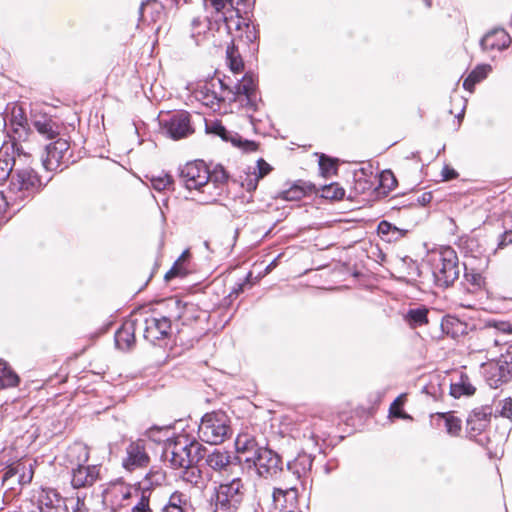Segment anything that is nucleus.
<instances>
[{"label":"nucleus","instance_id":"1","mask_svg":"<svg viewBox=\"0 0 512 512\" xmlns=\"http://www.w3.org/2000/svg\"><path fill=\"white\" fill-rule=\"evenodd\" d=\"M205 456V447L196 440H189L183 435L169 441L163 451L164 462L175 470H181L192 463H197Z\"/></svg>","mask_w":512,"mask_h":512},{"label":"nucleus","instance_id":"2","mask_svg":"<svg viewBox=\"0 0 512 512\" xmlns=\"http://www.w3.org/2000/svg\"><path fill=\"white\" fill-rule=\"evenodd\" d=\"M427 261L437 286L447 288L459 278V260L452 247L444 246L430 252Z\"/></svg>","mask_w":512,"mask_h":512},{"label":"nucleus","instance_id":"3","mask_svg":"<svg viewBox=\"0 0 512 512\" xmlns=\"http://www.w3.org/2000/svg\"><path fill=\"white\" fill-rule=\"evenodd\" d=\"M210 178V170L202 160L188 162L180 171V181L187 190L206 195L204 203L214 202L217 198V191L211 190L213 185L209 182Z\"/></svg>","mask_w":512,"mask_h":512},{"label":"nucleus","instance_id":"4","mask_svg":"<svg viewBox=\"0 0 512 512\" xmlns=\"http://www.w3.org/2000/svg\"><path fill=\"white\" fill-rule=\"evenodd\" d=\"M244 499V484L240 478L222 483L211 496L213 512H238Z\"/></svg>","mask_w":512,"mask_h":512},{"label":"nucleus","instance_id":"5","mask_svg":"<svg viewBox=\"0 0 512 512\" xmlns=\"http://www.w3.org/2000/svg\"><path fill=\"white\" fill-rule=\"evenodd\" d=\"M512 333V324L505 321H488L486 325L481 328L475 339L470 344L472 353H485V358L496 356L494 348L501 344V339L498 333Z\"/></svg>","mask_w":512,"mask_h":512},{"label":"nucleus","instance_id":"6","mask_svg":"<svg viewBox=\"0 0 512 512\" xmlns=\"http://www.w3.org/2000/svg\"><path fill=\"white\" fill-rule=\"evenodd\" d=\"M231 434L230 419L223 411L206 413L198 427L199 438L206 443L218 445Z\"/></svg>","mask_w":512,"mask_h":512},{"label":"nucleus","instance_id":"7","mask_svg":"<svg viewBox=\"0 0 512 512\" xmlns=\"http://www.w3.org/2000/svg\"><path fill=\"white\" fill-rule=\"evenodd\" d=\"M481 364V373L491 388H498L512 380V345L499 357L490 356Z\"/></svg>","mask_w":512,"mask_h":512},{"label":"nucleus","instance_id":"8","mask_svg":"<svg viewBox=\"0 0 512 512\" xmlns=\"http://www.w3.org/2000/svg\"><path fill=\"white\" fill-rule=\"evenodd\" d=\"M138 325L143 337L150 343L161 345L171 334V321L168 317L156 312L136 313Z\"/></svg>","mask_w":512,"mask_h":512},{"label":"nucleus","instance_id":"9","mask_svg":"<svg viewBox=\"0 0 512 512\" xmlns=\"http://www.w3.org/2000/svg\"><path fill=\"white\" fill-rule=\"evenodd\" d=\"M193 97L202 105L216 111L220 104L229 100L227 84L218 77L199 82L193 91Z\"/></svg>","mask_w":512,"mask_h":512},{"label":"nucleus","instance_id":"10","mask_svg":"<svg viewBox=\"0 0 512 512\" xmlns=\"http://www.w3.org/2000/svg\"><path fill=\"white\" fill-rule=\"evenodd\" d=\"M41 188V181L37 173L30 167H17L9 184V191L15 199L25 200Z\"/></svg>","mask_w":512,"mask_h":512},{"label":"nucleus","instance_id":"11","mask_svg":"<svg viewBox=\"0 0 512 512\" xmlns=\"http://www.w3.org/2000/svg\"><path fill=\"white\" fill-rule=\"evenodd\" d=\"M244 461L253 464L258 475L265 479L276 478L278 474L282 476L281 458L271 449L263 447L256 456H246Z\"/></svg>","mask_w":512,"mask_h":512},{"label":"nucleus","instance_id":"12","mask_svg":"<svg viewBox=\"0 0 512 512\" xmlns=\"http://www.w3.org/2000/svg\"><path fill=\"white\" fill-rule=\"evenodd\" d=\"M69 147V142L61 138L48 144L41 158L43 167L47 171H57L67 167L71 161Z\"/></svg>","mask_w":512,"mask_h":512},{"label":"nucleus","instance_id":"13","mask_svg":"<svg viewBox=\"0 0 512 512\" xmlns=\"http://www.w3.org/2000/svg\"><path fill=\"white\" fill-rule=\"evenodd\" d=\"M148 444L149 441L146 439H136L128 443L125 448V455L122 458V467L126 471L133 472L149 466Z\"/></svg>","mask_w":512,"mask_h":512},{"label":"nucleus","instance_id":"14","mask_svg":"<svg viewBox=\"0 0 512 512\" xmlns=\"http://www.w3.org/2000/svg\"><path fill=\"white\" fill-rule=\"evenodd\" d=\"M314 458L307 453H299L292 461L287 463V469L282 470L284 481L301 483L304 485L310 475Z\"/></svg>","mask_w":512,"mask_h":512},{"label":"nucleus","instance_id":"15","mask_svg":"<svg viewBox=\"0 0 512 512\" xmlns=\"http://www.w3.org/2000/svg\"><path fill=\"white\" fill-rule=\"evenodd\" d=\"M273 504L282 512H295L298 508V488L295 483L284 481L272 493Z\"/></svg>","mask_w":512,"mask_h":512},{"label":"nucleus","instance_id":"16","mask_svg":"<svg viewBox=\"0 0 512 512\" xmlns=\"http://www.w3.org/2000/svg\"><path fill=\"white\" fill-rule=\"evenodd\" d=\"M493 408L485 405L473 409L466 420V431L471 439H477L490 425Z\"/></svg>","mask_w":512,"mask_h":512},{"label":"nucleus","instance_id":"17","mask_svg":"<svg viewBox=\"0 0 512 512\" xmlns=\"http://www.w3.org/2000/svg\"><path fill=\"white\" fill-rule=\"evenodd\" d=\"M256 87L257 83L254 75L246 73L234 88L227 85L229 101L236 102L240 96H245L246 105L255 107Z\"/></svg>","mask_w":512,"mask_h":512},{"label":"nucleus","instance_id":"18","mask_svg":"<svg viewBox=\"0 0 512 512\" xmlns=\"http://www.w3.org/2000/svg\"><path fill=\"white\" fill-rule=\"evenodd\" d=\"M164 128L167 135L172 139H181L193 132L190 124V116L185 111H179L170 116L164 122Z\"/></svg>","mask_w":512,"mask_h":512},{"label":"nucleus","instance_id":"19","mask_svg":"<svg viewBox=\"0 0 512 512\" xmlns=\"http://www.w3.org/2000/svg\"><path fill=\"white\" fill-rule=\"evenodd\" d=\"M131 497V487L124 483H112L103 492V502L114 512L126 506Z\"/></svg>","mask_w":512,"mask_h":512},{"label":"nucleus","instance_id":"20","mask_svg":"<svg viewBox=\"0 0 512 512\" xmlns=\"http://www.w3.org/2000/svg\"><path fill=\"white\" fill-rule=\"evenodd\" d=\"M205 463L206 465L215 472H228L232 466L237 465V457L233 456L229 451L222 449H213L208 452L205 448Z\"/></svg>","mask_w":512,"mask_h":512},{"label":"nucleus","instance_id":"21","mask_svg":"<svg viewBox=\"0 0 512 512\" xmlns=\"http://www.w3.org/2000/svg\"><path fill=\"white\" fill-rule=\"evenodd\" d=\"M136 332H141L136 313L125 321L115 333V344L121 350H128L135 341Z\"/></svg>","mask_w":512,"mask_h":512},{"label":"nucleus","instance_id":"22","mask_svg":"<svg viewBox=\"0 0 512 512\" xmlns=\"http://www.w3.org/2000/svg\"><path fill=\"white\" fill-rule=\"evenodd\" d=\"M248 10L249 9L244 10L243 6H235L234 8L227 9L221 14L229 34L234 37L243 38L242 30L248 18L243 17L241 12L246 14Z\"/></svg>","mask_w":512,"mask_h":512},{"label":"nucleus","instance_id":"23","mask_svg":"<svg viewBox=\"0 0 512 512\" xmlns=\"http://www.w3.org/2000/svg\"><path fill=\"white\" fill-rule=\"evenodd\" d=\"M511 41L510 35L503 28H495L482 37L480 45L484 51H502L510 46Z\"/></svg>","mask_w":512,"mask_h":512},{"label":"nucleus","instance_id":"24","mask_svg":"<svg viewBox=\"0 0 512 512\" xmlns=\"http://www.w3.org/2000/svg\"><path fill=\"white\" fill-rule=\"evenodd\" d=\"M37 502L40 512H68L65 500L52 489H43Z\"/></svg>","mask_w":512,"mask_h":512},{"label":"nucleus","instance_id":"25","mask_svg":"<svg viewBox=\"0 0 512 512\" xmlns=\"http://www.w3.org/2000/svg\"><path fill=\"white\" fill-rule=\"evenodd\" d=\"M71 469V484L74 488L91 486L99 476V468L96 465L73 466Z\"/></svg>","mask_w":512,"mask_h":512},{"label":"nucleus","instance_id":"26","mask_svg":"<svg viewBox=\"0 0 512 512\" xmlns=\"http://www.w3.org/2000/svg\"><path fill=\"white\" fill-rule=\"evenodd\" d=\"M9 121L11 126L12 139L26 140L29 134L28 121L23 109L20 106L14 105L12 107Z\"/></svg>","mask_w":512,"mask_h":512},{"label":"nucleus","instance_id":"27","mask_svg":"<svg viewBox=\"0 0 512 512\" xmlns=\"http://www.w3.org/2000/svg\"><path fill=\"white\" fill-rule=\"evenodd\" d=\"M31 124L45 139H54L59 135V126L46 114H34L31 119Z\"/></svg>","mask_w":512,"mask_h":512},{"label":"nucleus","instance_id":"28","mask_svg":"<svg viewBox=\"0 0 512 512\" xmlns=\"http://www.w3.org/2000/svg\"><path fill=\"white\" fill-rule=\"evenodd\" d=\"M65 458L70 468L85 465L89 459L88 447L84 443L75 442L68 447Z\"/></svg>","mask_w":512,"mask_h":512},{"label":"nucleus","instance_id":"29","mask_svg":"<svg viewBox=\"0 0 512 512\" xmlns=\"http://www.w3.org/2000/svg\"><path fill=\"white\" fill-rule=\"evenodd\" d=\"M314 190L315 185L303 181H297L288 189L282 191L280 193V197L286 201H299Z\"/></svg>","mask_w":512,"mask_h":512},{"label":"nucleus","instance_id":"30","mask_svg":"<svg viewBox=\"0 0 512 512\" xmlns=\"http://www.w3.org/2000/svg\"><path fill=\"white\" fill-rule=\"evenodd\" d=\"M441 329L445 334L457 339L467 334L468 325L457 317L446 316L442 319Z\"/></svg>","mask_w":512,"mask_h":512},{"label":"nucleus","instance_id":"31","mask_svg":"<svg viewBox=\"0 0 512 512\" xmlns=\"http://www.w3.org/2000/svg\"><path fill=\"white\" fill-rule=\"evenodd\" d=\"M206 8L211 7L217 14H222L227 9L235 6H243L245 9H251L255 0H203Z\"/></svg>","mask_w":512,"mask_h":512},{"label":"nucleus","instance_id":"32","mask_svg":"<svg viewBox=\"0 0 512 512\" xmlns=\"http://www.w3.org/2000/svg\"><path fill=\"white\" fill-rule=\"evenodd\" d=\"M236 451L240 454H247V456H256L258 450L262 447H259L256 443L255 439L247 434H239L235 440Z\"/></svg>","mask_w":512,"mask_h":512},{"label":"nucleus","instance_id":"33","mask_svg":"<svg viewBox=\"0 0 512 512\" xmlns=\"http://www.w3.org/2000/svg\"><path fill=\"white\" fill-rule=\"evenodd\" d=\"M491 71V66L488 64L478 65L463 82V87L472 92L476 83L485 79Z\"/></svg>","mask_w":512,"mask_h":512},{"label":"nucleus","instance_id":"34","mask_svg":"<svg viewBox=\"0 0 512 512\" xmlns=\"http://www.w3.org/2000/svg\"><path fill=\"white\" fill-rule=\"evenodd\" d=\"M179 476L186 483L192 484L196 487H200L204 483L202 471L198 466L194 465V463L179 470Z\"/></svg>","mask_w":512,"mask_h":512},{"label":"nucleus","instance_id":"35","mask_svg":"<svg viewBox=\"0 0 512 512\" xmlns=\"http://www.w3.org/2000/svg\"><path fill=\"white\" fill-rule=\"evenodd\" d=\"M0 381L3 387H15L19 383V376L12 370L9 363L0 359Z\"/></svg>","mask_w":512,"mask_h":512},{"label":"nucleus","instance_id":"36","mask_svg":"<svg viewBox=\"0 0 512 512\" xmlns=\"http://www.w3.org/2000/svg\"><path fill=\"white\" fill-rule=\"evenodd\" d=\"M438 417L443 420L446 432L450 436H458L462 429V421L453 413H438Z\"/></svg>","mask_w":512,"mask_h":512},{"label":"nucleus","instance_id":"37","mask_svg":"<svg viewBox=\"0 0 512 512\" xmlns=\"http://www.w3.org/2000/svg\"><path fill=\"white\" fill-rule=\"evenodd\" d=\"M147 12L151 13V21L156 22L160 20L163 14V6L157 0H147L139 8L140 17L145 19Z\"/></svg>","mask_w":512,"mask_h":512},{"label":"nucleus","instance_id":"38","mask_svg":"<svg viewBox=\"0 0 512 512\" xmlns=\"http://www.w3.org/2000/svg\"><path fill=\"white\" fill-rule=\"evenodd\" d=\"M210 175L211 178L209 179V182L213 185V187H211V190H216L218 197L221 194L222 185L226 183L228 179V174L221 165H217L213 169V171H210Z\"/></svg>","mask_w":512,"mask_h":512},{"label":"nucleus","instance_id":"39","mask_svg":"<svg viewBox=\"0 0 512 512\" xmlns=\"http://www.w3.org/2000/svg\"><path fill=\"white\" fill-rule=\"evenodd\" d=\"M427 314L428 310L426 308L410 309L405 316V320L411 327L422 326L428 322Z\"/></svg>","mask_w":512,"mask_h":512},{"label":"nucleus","instance_id":"40","mask_svg":"<svg viewBox=\"0 0 512 512\" xmlns=\"http://www.w3.org/2000/svg\"><path fill=\"white\" fill-rule=\"evenodd\" d=\"M475 392V387L472 386L467 377H461L460 382L453 383L450 386V393L453 397L459 398L463 395H472Z\"/></svg>","mask_w":512,"mask_h":512},{"label":"nucleus","instance_id":"41","mask_svg":"<svg viewBox=\"0 0 512 512\" xmlns=\"http://www.w3.org/2000/svg\"><path fill=\"white\" fill-rule=\"evenodd\" d=\"M345 195V190L338 183H331L322 187L321 196L330 200H341Z\"/></svg>","mask_w":512,"mask_h":512},{"label":"nucleus","instance_id":"42","mask_svg":"<svg viewBox=\"0 0 512 512\" xmlns=\"http://www.w3.org/2000/svg\"><path fill=\"white\" fill-rule=\"evenodd\" d=\"M152 187L157 191H165L171 188L173 184L172 177L167 173H160L159 175H152L150 177Z\"/></svg>","mask_w":512,"mask_h":512},{"label":"nucleus","instance_id":"43","mask_svg":"<svg viewBox=\"0 0 512 512\" xmlns=\"http://www.w3.org/2000/svg\"><path fill=\"white\" fill-rule=\"evenodd\" d=\"M15 470L18 473V482L22 485L28 484L32 481L33 478V468L32 464H26L23 462H19L15 464Z\"/></svg>","mask_w":512,"mask_h":512},{"label":"nucleus","instance_id":"44","mask_svg":"<svg viewBox=\"0 0 512 512\" xmlns=\"http://www.w3.org/2000/svg\"><path fill=\"white\" fill-rule=\"evenodd\" d=\"M18 141L19 140L13 139L12 148L15 155L12 158H10L13 164L16 165V167L26 164L30 159V154L24 151L23 146L19 144Z\"/></svg>","mask_w":512,"mask_h":512},{"label":"nucleus","instance_id":"45","mask_svg":"<svg viewBox=\"0 0 512 512\" xmlns=\"http://www.w3.org/2000/svg\"><path fill=\"white\" fill-rule=\"evenodd\" d=\"M14 166L16 165L13 164L7 152L0 150V183L9 177Z\"/></svg>","mask_w":512,"mask_h":512},{"label":"nucleus","instance_id":"46","mask_svg":"<svg viewBox=\"0 0 512 512\" xmlns=\"http://www.w3.org/2000/svg\"><path fill=\"white\" fill-rule=\"evenodd\" d=\"M226 54L228 65L231 71L234 73H239L243 69L244 64L240 56L236 54L234 47H228Z\"/></svg>","mask_w":512,"mask_h":512},{"label":"nucleus","instance_id":"47","mask_svg":"<svg viewBox=\"0 0 512 512\" xmlns=\"http://www.w3.org/2000/svg\"><path fill=\"white\" fill-rule=\"evenodd\" d=\"M405 395L398 396L389 408V414L392 417L401 419H412L410 415L401 410V406L404 404Z\"/></svg>","mask_w":512,"mask_h":512},{"label":"nucleus","instance_id":"48","mask_svg":"<svg viewBox=\"0 0 512 512\" xmlns=\"http://www.w3.org/2000/svg\"><path fill=\"white\" fill-rule=\"evenodd\" d=\"M464 279L473 287V290H479L485 284V279L482 274L475 270H466L464 273Z\"/></svg>","mask_w":512,"mask_h":512},{"label":"nucleus","instance_id":"49","mask_svg":"<svg viewBox=\"0 0 512 512\" xmlns=\"http://www.w3.org/2000/svg\"><path fill=\"white\" fill-rule=\"evenodd\" d=\"M495 413L499 416L511 418L512 416V399L510 397L502 399L496 405Z\"/></svg>","mask_w":512,"mask_h":512},{"label":"nucleus","instance_id":"50","mask_svg":"<svg viewBox=\"0 0 512 512\" xmlns=\"http://www.w3.org/2000/svg\"><path fill=\"white\" fill-rule=\"evenodd\" d=\"M168 504H171V505H173L175 507H179V508H182V507L192 508V506L188 500V497L181 492H174L170 496Z\"/></svg>","mask_w":512,"mask_h":512},{"label":"nucleus","instance_id":"51","mask_svg":"<svg viewBox=\"0 0 512 512\" xmlns=\"http://www.w3.org/2000/svg\"><path fill=\"white\" fill-rule=\"evenodd\" d=\"M303 436L311 440L314 445H318V442L320 440H324L325 434L320 433V430L318 429V424L314 423L312 427L306 428Z\"/></svg>","mask_w":512,"mask_h":512},{"label":"nucleus","instance_id":"52","mask_svg":"<svg viewBox=\"0 0 512 512\" xmlns=\"http://www.w3.org/2000/svg\"><path fill=\"white\" fill-rule=\"evenodd\" d=\"M319 169L323 176H328L332 172L336 171L335 163L325 155H322L319 159Z\"/></svg>","mask_w":512,"mask_h":512},{"label":"nucleus","instance_id":"53","mask_svg":"<svg viewBox=\"0 0 512 512\" xmlns=\"http://www.w3.org/2000/svg\"><path fill=\"white\" fill-rule=\"evenodd\" d=\"M186 253L187 252H184L181 257H179V259L174 263V265L170 268L169 271L166 272L164 278L166 281H170L171 279L177 277V276H183L185 275V271L184 269L181 267V265L179 264V262L181 261L182 258H184L186 256Z\"/></svg>","mask_w":512,"mask_h":512},{"label":"nucleus","instance_id":"54","mask_svg":"<svg viewBox=\"0 0 512 512\" xmlns=\"http://www.w3.org/2000/svg\"><path fill=\"white\" fill-rule=\"evenodd\" d=\"M260 179L256 176V171H253L252 173H248L246 177L242 180L241 185L244 187L248 192L254 191L257 186Z\"/></svg>","mask_w":512,"mask_h":512},{"label":"nucleus","instance_id":"55","mask_svg":"<svg viewBox=\"0 0 512 512\" xmlns=\"http://www.w3.org/2000/svg\"><path fill=\"white\" fill-rule=\"evenodd\" d=\"M242 33H243V38L245 39V41L247 43H251V42L255 41L257 38L256 28L250 22L249 19L246 21L245 25L243 26Z\"/></svg>","mask_w":512,"mask_h":512},{"label":"nucleus","instance_id":"56","mask_svg":"<svg viewBox=\"0 0 512 512\" xmlns=\"http://www.w3.org/2000/svg\"><path fill=\"white\" fill-rule=\"evenodd\" d=\"M380 184L383 188L392 190L396 185V178L391 171H384L380 177Z\"/></svg>","mask_w":512,"mask_h":512},{"label":"nucleus","instance_id":"57","mask_svg":"<svg viewBox=\"0 0 512 512\" xmlns=\"http://www.w3.org/2000/svg\"><path fill=\"white\" fill-rule=\"evenodd\" d=\"M254 171H256V176L258 179H261L271 171V166L263 159H259L257 161V167L254 169Z\"/></svg>","mask_w":512,"mask_h":512},{"label":"nucleus","instance_id":"58","mask_svg":"<svg viewBox=\"0 0 512 512\" xmlns=\"http://www.w3.org/2000/svg\"><path fill=\"white\" fill-rule=\"evenodd\" d=\"M207 130L213 134L220 136L221 138H226L227 130L220 122H212L211 124H207Z\"/></svg>","mask_w":512,"mask_h":512},{"label":"nucleus","instance_id":"59","mask_svg":"<svg viewBox=\"0 0 512 512\" xmlns=\"http://www.w3.org/2000/svg\"><path fill=\"white\" fill-rule=\"evenodd\" d=\"M235 146L242 148L244 151H255L257 144L254 141L242 140L240 137L232 140Z\"/></svg>","mask_w":512,"mask_h":512},{"label":"nucleus","instance_id":"60","mask_svg":"<svg viewBox=\"0 0 512 512\" xmlns=\"http://www.w3.org/2000/svg\"><path fill=\"white\" fill-rule=\"evenodd\" d=\"M246 283H247V280H245L243 282L236 283L235 286L230 291L227 298L225 299V302L227 300H229L228 303H231L234 299H236L244 291V286L246 285Z\"/></svg>","mask_w":512,"mask_h":512},{"label":"nucleus","instance_id":"61","mask_svg":"<svg viewBox=\"0 0 512 512\" xmlns=\"http://www.w3.org/2000/svg\"><path fill=\"white\" fill-rule=\"evenodd\" d=\"M510 244H512V231H506L500 235L497 248L503 249Z\"/></svg>","mask_w":512,"mask_h":512},{"label":"nucleus","instance_id":"62","mask_svg":"<svg viewBox=\"0 0 512 512\" xmlns=\"http://www.w3.org/2000/svg\"><path fill=\"white\" fill-rule=\"evenodd\" d=\"M395 226L387 221H381L378 225V232L381 234H389L391 231H397Z\"/></svg>","mask_w":512,"mask_h":512},{"label":"nucleus","instance_id":"63","mask_svg":"<svg viewBox=\"0 0 512 512\" xmlns=\"http://www.w3.org/2000/svg\"><path fill=\"white\" fill-rule=\"evenodd\" d=\"M131 512H151L148 500L142 497L140 502L133 507Z\"/></svg>","mask_w":512,"mask_h":512},{"label":"nucleus","instance_id":"64","mask_svg":"<svg viewBox=\"0 0 512 512\" xmlns=\"http://www.w3.org/2000/svg\"><path fill=\"white\" fill-rule=\"evenodd\" d=\"M163 512H193V508H186V507L179 508V507H175L171 504H167L163 508Z\"/></svg>","mask_w":512,"mask_h":512}]
</instances>
